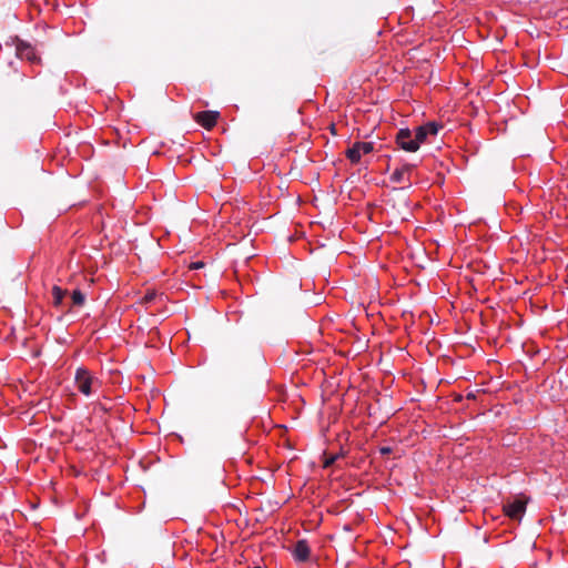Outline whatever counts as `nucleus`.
Instances as JSON below:
<instances>
[{
	"label": "nucleus",
	"mask_w": 568,
	"mask_h": 568,
	"mask_svg": "<svg viewBox=\"0 0 568 568\" xmlns=\"http://www.w3.org/2000/svg\"><path fill=\"white\" fill-rule=\"evenodd\" d=\"M74 381L79 392L85 396H90L100 385L99 381L83 367L77 369Z\"/></svg>",
	"instance_id": "nucleus-1"
},
{
	"label": "nucleus",
	"mask_w": 568,
	"mask_h": 568,
	"mask_svg": "<svg viewBox=\"0 0 568 568\" xmlns=\"http://www.w3.org/2000/svg\"><path fill=\"white\" fill-rule=\"evenodd\" d=\"M397 144L407 152H415L419 149L413 132L408 129H400L396 136Z\"/></svg>",
	"instance_id": "nucleus-2"
},
{
	"label": "nucleus",
	"mask_w": 568,
	"mask_h": 568,
	"mask_svg": "<svg viewBox=\"0 0 568 568\" xmlns=\"http://www.w3.org/2000/svg\"><path fill=\"white\" fill-rule=\"evenodd\" d=\"M373 149L372 142H356L347 150L346 156L351 162L357 163L362 155L371 153Z\"/></svg>",
	"instance_id": "nucleus-3"
},
{
	"label": "nucleus",
	"mask_w": 568,
	"mask_h": 568,
	"mask_svg": "<svg viewBox=\"0 0 568 568\" xmlns=\"http://www.w3.org/2000/svg\"><path fill=\"white\" fill-rule=\"evenodd\" d=\"M526 510V500L515 498L504 505L505 514L511 519H520Z\"/></svg>",
	"instance_id": "nucleus-4"
},
{
	"label": "nucleus",
	"mask_w": 568,
	"mask_h": 568,
	"mask_svg": "<svg viewBox=\"0 0 568 568\" xmlns=\"http://www.w3.org/2000/svg\"><path fill=\"white\" fill-rule=\"evenodd\" d=\"M438 130L439 125L436 122H428L425 125L418 126L414 133L418 146L427 140L428 135H436Z\"/></svg>",
	"instance_id": "nucleus-5"
},
{
	"label": "nucleus",
	"mask_w": 568,
	"mask_h": 568,
	"mask_svg": "<svg viewBox=\"0 0 568 568\" xmlns=\"http://www.w3.org/2000/svg\"><path fill=\"white\" fill-rule=\"evenodd\" d=\"M413 169H414L413 164H404L403 166L396 169L390 175L392 182L405 184L406 186H410L412 183L409 180V175H410Z\"/></svg>",
	"instance_id": "nucleus-6"
},
{
	"label": "nucleus",
	"mask_w": 568,
	"mask_h": 568,
	"mask_svg": "<svg viewBox=\"0 0 568 568\" xmlns=\"http://www.w3.org/2000/svg\"><path fill=\"white\" fill-rule=\"evenodd\" d=\"M219 119V112L216 111H203L195 114L194 120L203 128L212 129Z\"/></svg>",
	"instance_id": "nucleus-7"
},
{
	"label": "nucleus",
	"mask_w": 568,
	"mask_h": 568,
	"mask_svg": "<svg viewBox=\"0 0 568 568\" xmlns=\"http://www.w3.org/2000/svg\"><path fill=\"white\" fill-rule=\"evenodd\" d=\"M310 547L306 542V540H298L294 547L293 555L296 560L298 561H305L310 557Z\"/></svg>",
	"instance_id": "nucleus-8"
},
{
	"label": "nucleus",
	"mask_w": 568,
	"mask_h": 568,
	"mask_svg": "<svg viewBox=\"0 0 568 568\" xmlns=\"http://www.w3.org/2000/svg\"><path fill=\"white\" fill-rule=\"evenodd\" d=\"M17 52H18V55L21 59L29 60L30 62H37L38 61V57L36 54L34 49L30 44H28V43H20L17 47Z\"/></svg>",
	"instance_id": "nucleus-9"
},
{
	"label": "nucleus",
	"mask_w": 568,
	"mask_h": 568,
	"mask_svg": "<svg viewBox=\"0 0 568 568\" xmlns=\"http://www.w3.org/2000/svg\"><path fill=\"white\" fill-rule=\"evenodd\" d=\"M65 294H67V291L60 288L59 286H53L52 295H53L54 304L60 305L62 303V300L65 296Z\"/></svg>",
	"instance_id": "nucleus-10"
},
{
	"label": "nucleus",
	"mask_w": 568,
	"mask_h": 568,
	"mask_svg": "<svg viewBox=\"0 0 568 568\" xmlns=\"http://www.w3.org/2000/svg\"><path fill=\"white\" fill-rule=\"evenodd\" d=\"M71 298H72V303L77 306L83 305L84 301H85L84 294L79 290H75L72 292Z\"/></svg>",
	"instance_id": "nucleus-11"
},
{
	"label": "nucleus",
	"mask_w": 568,
	"mask_h": 568,
	"mask_svg": "<svg viewBox=\"0 0 568 568\" xmlns=\"http://www.w3.org/2000/svg\"><path fill=\"white\" fill-rule=\"evenodd\" d=\"M154 297H155V292H149L144 295L143 301L145 303H149V302L153 301Z\"/></svg>",
	"instance_id": "nucleus-12"
},
{
	"label": "nucleus",
	"mask_w": 568,
	"mask_h": 568,
	"mask_svg": "<svg viewBox=\"0 0 568 568\" xmlns=\"http://www.w3.org/2000/svg\"><path fill=\"white\" fill-rule=\"evenodd\" d=\"M203 265H204L203 262H193V263L190 264V268L191 270H197V268L203 267Z\"/></svg>",
	"instance_id": "nucleus-13"
},
{
	"label": "nucleus",
	"mask_w": 568,
	"mask_h": 568,
	"mask_svg": "<svg viewBox=\"0 0 568 568\" xmlns=\"http://www.w3.org/2000/svg\"><path fill=\"white\" fill-rule=\"evenodd\" d=\"M335 459H336V457H335V456H332V457L327 458V459L325 460V463H324V466H325V467L331 466V465L335 462Z\"/></svg>",
	"instance_id": "nucleus-14"
},
{
	"label": "nucleus",
	"mask_w": 568,
	"mask_h": 568,
	"mask_svg": "<svg viewBox=\"0 0 568 568\" xmlns=\"http://www.w3.org/2000/svg\"><path fill=\"white\" fill-rule=\"evenodd\" d=\"M381 453L382 454H389L390 453V448L389 447H383V448H381Z\"/></svg>",
	"instance_id": "nucleus-15"
}]
</instances>
